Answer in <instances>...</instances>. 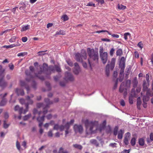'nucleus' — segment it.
Listing matches in <instances>:
<instances>
[{
  "label": "nucleus",
  "mask_w": 153,
  "mask_h": 153,
  "mask_svg": "<svg viewBox=\"0 0 153 153\" xmlns=\"http://www.w3.org/2000/svg\"><path fill=\"white\" fill-rule=\"evenodd\" d=\"M40 71L38 74H35V76L38 77L41 80H44V77L43 76H40L39 75L44 72L47 75L51 74L52 72L54 73L55 71L54 67L52 65H50L48 67L47 64L44 63L43 64V65L40 68Z\"/></svg>",
  "instance_id": "1"
},
{
  "label": "nucleus",
  "mask_w": 153,
  "mask_h": 153,
  "mask_svg": "<svg viewBox=\"0 0 153 153\" xmlns=\"http://www.w3.org/2000/svg\"><path fill=\"white\" fill-rule=\"evenodd\" d=\"M87 53L88 56V61L90 68L92 65L97 63L98 60V51H95L93 48H88L87 49Z\"/></svg>",
  "instance_id": "2"
},
{
  "label": "nucleus",
  "mask_w": 153,
  "mask_h": 153,
  "mask_svg": "<svg viewBox=\"0 0 153 153\" xmlns=\"http://www.w3.org/2000/svg\"><path fill=\"white\" fill-rule=\"evenodd\" d=\"M85 123L87 130L89 131L90 133L91 134L95 133V131L93 129L98 125L97 121H89L88 120H86Z\"/></svg>",
  "instance_id": "3"
},
{
  "label": "nucleus",
  "mask_w": 153,
  "mask_h": 153,
  "mask_svg": "<svg viewBox=\"0 0 153 153\" xmlns=\"http://www.w3.org/2000/svg\"><path fill=\"white\" fill-rule=\"evenodd\" d=\"M75 59L78 62H82V59H86L87 58L86 52L82 49L80 53H77L75 54Z\"/></svg>",
  "instance_id": "4"
},
{
  "label": "nucleus",
  "mask_w": 153,
  "mask_h": 153,
  "mask_svg": "<svg viewBox=\"0 0 153 153\" xmlns=\"http://www.w3.org/2000/svg\"><path fill=\"white\" fill-rule=\"evenodd\" d=\"M45 108H44V111L43 112L41 111H40L38 112V115L39 116L37 117V120L39 123V126L40 128L42 126V125L43 122L44 120V117L45 115L47 113V111H45Z\"/></svg>",
  "instance_id": "5"
},
{
  "label": "nucleus",
  "mask_w": 153,
  "mask_h": 153,
  "mask_svg": "<svg viewBox=\"0 0 153 153\" xmlns=\"http://www.w3.org/2000/svg\"><path fill=\"white\" fill-rule=\"evenodd\" d=\"M45 102L46 104V106H45L42 103H37L36 104V106L38 108L41 107L43 108V111H44V108H45V110L46 111L47 110L48 111V109L49 108V105L53 103L52 101L49 100L48 98H46L45 99Z\"/></svg>",
  "instance_id": "6"
},
{
  "label": "nucleus",
  "mask_w": 153,
  "mask_h": 153,
  "mask_svg": "<svg viewBox=\"0 0 153 153\" xmlns=\"http://www.w3.org/2000/svg\"><path fill=\"white\" fill-rule=\"evenodd\" d=\"M4 70L2 69V66L0 65V76L1 77V78L0 79V86L2 88H4L7 85V82H4Z\"/></svg>",
  "instance_id": "7"
},
{
  "label": "nucleus",
  "mask_w": 153,
  "mask_h": 153,
  "mask_svg": "<svg viewBox=\"0 0 153 153\" xmlns=\"http://www.w3.org/2000/svg\"><path fill=\"white\" fill-rule=\"evenodd\" d=\"M26 100L27 101V102L25 103L26 109H25L24 111V114H25L27 112L28 110V105H32L33 103V101L30 99V97L27 96L26 97Z\"/></svg>",
  "instance_id": "8"
},
{
  "label": "nucleus",
  "mask_w": 153,
  "mask_h": 153,
  "mask_svg": "<svg viewBox=\"0 0 153 153\" xmlns=\"http://www.w3.org/2000/svg\"><path fill=\"white\" fill-rule=\"evenodd\" d=\"M65 79L66 81H73L74 78L72 74L68 72H66L65 73Z\"/></svg>",
  "instance_id": "9"
},
{
  "label": "nucleus",
  "mask_w": 153,
  "mask_h": 153,
  "mask_svg": "<svg viewBox=\"0 0 153 153\" xmlns=\"http://www.w3.org/2000/svg\"><path fill=\"white\" fill-rule=\"evenodd\" d=\"M101 60L103 64H105L107 62L108 54L107 52H104L102 54H100Z\"/></svg>",
  "instance_id": "10"
},
{
  "label": "nucleus",
  "mask_w": 153,
  "mask_h": 153,
  "mask_svg": "<svg viewBox=\"0 0 153 153\" xmlns=\"http://www.w3.org/2000/svg\"><path fill=\"white\" fill-rule=\"evenodd\" d=\"M74 129L76 132H78L80 133L82 132L83 128L82 126L81 125H74Z\"/></svg>",
  "instance_id": "11"
},
{
  "label": "nucleus",
  "mask_w": 153,
  "mask_h": 153,
  "mask_svg": "<svg viewBox=\"0 0 153 153\" xmlns=\"http://www.w3.org/2000/svg\"><path fill=\"white\" fill-rule=\"evenodd\" d=\"M131 137V134L129 132H127L125 134V137L124 140V143L125 145H127L129 142L128 140H129Z\"/></svg>",
  "instance_id": "12"
},
{
  "label": "nucleus",
  "mask_w": 153,
  "mask_h": 153,
  "mask_svg": "<svg viewBox=\"0 0 153 153\" xmlns=\"http://www.w3.org/2000/svg\"><path fill=\"white\" fill-rule=\"evenodd\" d=\"M74 67L73 72L75 74H78L80 71V68L77 63H76L74 64Z\"/></svg>",
  "instance_id": "13"
},
{
  "label": "nucleus",
  "mask_w": 153,
  "mask_h": 153,
  "mask_svg": "<svg viewBox=\"0 0 153 153\" xmlns=\"http://www.w3.org/2000/svg\"><path fill=\"white\" fill-rule=\"evenodd\" d=\"M149 82H148L145 80L143 81V91H145L149 88L148 87L149 86Z\"/></svg>",
  "instance_id": "14"
},
{
  "label": "nucleus",
  "mask_w": 153,
  "mask_h": 153,
  "mask_svg": "<svg viewBox=\"0 0 153 153\" xmlns=\"http://www.w3.org/2000/svg\"><path fill=\"white\" fill-rule=\"evenodd\" d=\"M25 74L27 76V77L26 79V81L28 82L33 80V77L31 76L30 73L28 71H26Z\"/></svg>",
  "instance_id": "15"
},
{
  "label": "nucleus",
  "mask_w": 153,
  "mask_h": 153,
  "mask_svg": "<svg viewBox=\"0 0 153 153\" xmlns=\"http://www.w3.org/2000/svg\"><path fill=\"white\" fill-rule=\"evenodd\" d=\"M21 45V44H20L19 43L18 41L17 42L16 44H13L11 45H4L3 46V48H6L7 49H8L9 48H13L15 47H18L19 46Z\"/></svg>",
  "instance_id": "16"
},
{
  "label": "nucleus",
  "mask_w": 153,
  "mask_h": 153,
  "mask_svg": "<svg viewBox=\"0 0 153 153\" xmlns=\"http://www.w3.org/2000/svg\"><path fill=\"white\" fill-rule=\"evenodd\" d=\"M20 83L21 86L25 87V88L27 90V93H28L29 90V87L27 85L25 82L23 81H20Z\"/></svg>",
  "instance_id": "17"
},
{
  "label": "nucleus",
  "mask_w": 153,
  "mask_h": 153,
  "mask_svg": "<svg viewBox=\"0 0 153 153\" xmlns=\"http://www.w3.org/2000/svg\"><path fill=\"white\" fill-rule=\"evenodd\" d=\"M23 108L22 107H20L19 106L16 105L15 106L14 110L15 111H19V114H21L23 113Z\"/></svg>",
  "instance_id": "18"
},
{
  "label": "nucleus",
  "mask_w": 153,
  "mask_h": 153,
  "mask_svg": "<svg viewBox=\"0 0 153 153\" xmlns=\"http://www.w3.org/2000/svg\"><path fill=\"white\" fill-rule=\"evenodd\" d=\"M120 68H121L120 71V75H124V70L125 68V65L124 63L119 65Z\"/></svg>",
  "instance_id": "19"
},
{
  "label": "nucleus",
  "mask_w": 153,
  "mask_h": 153,
  "mask_svg": "<svg viewBox=\"0 0 153 153\" xmlns=\"http://www.w3.org/2000/svg\"><path fill=\"white\" fill-rule=\"evenodd\" d=\"M115 59L114 58H113L111 60V62L110 63V68L112 70H113L115 66Z\"/></svg>",
  "instance_id": "20"
},
{
  "label": "nucleus",
  "mask_w": 153,
  "mask_h": 153,
  "mask_svg": "<svg viewBox=\"0 0 153 153\" xmlns=\"http://www.w3.org/2000/svg\"><path fill=\"white\" fill-rule=\"evenodd\" d=\"M143 91V92L146 91V96L152 97L153 96V92L149 88H148L147 90Z\"/></svg>",
  "instance_id": "21"
},
{
  "label": "nucleus",
  "mask_w": 153,
  "mask_h": 153,
  "mask_svg": "<svg viewBox=\"0 0 153 153\" xmlns=\"http://www.w3.org/2000/svg\"><path fill=\"white\" fill-rule=\"evenodd\" d=\"M16 92L18 96H23L24 94V91L21 89L17 88L16 90Z\"/></svg>",
  "instance_id": "22"
},
{
  "label": "nucleus",
  "mask_w": 153,
  "mask_h": 153,
  "mask_svg": "<svg viewBox=\"0 0 153 153\" xmlns=\"http://www.w3.org/2000/svg\"><path fill=\"white\" fill-rule=\"evenodd\" d=\"M124 133V131H123V130L122 129L120 130V131H118L117 136L118 138L120 139H122L123 138V135Z\"/></svg>",
  "instance_id": "23"
},
{
  "label": "nucleus",
  "mask_w": 153,
  "mask_h": 153,
  "mask_svg": "<svg viewBox=\"0 0 153 153\" xmlns=\"http://www.w3.org/2000/svg\"><path fill=\"white\" fill-rule=\"evenodd\" d=\"M132 84H133V87L135 88L137 87V84H138V81L137 80V77H135L134 78L132 81Z\"/></svg>",
  "instance_id": "24"
},
{
  "label": "nucleus",
  "mask_w": 153,
  "mask_h": 153,
  "mask_svg": "<svg viewBox=\"0 0 153 153\" xmlns=\"http://www.w3.org/2000/svg\"><path fill=\"white\" fill-rule=\"evenodd\" d=\"M124 89V82H122L120 85L119 91L121 93H123V90Z\"/></svg>",
  "instance_id": "25"
},
{
  "label": "nucleus",
  "mask_w": 153,
  "mask_h": 153,
  "mask_svg": "<svg viewBox=\"0 0 153 153\" xmlns=\"http://www.w3.org/2000/svg\"><path fill=\"white\" fill-rule=\"evenodd\" d=\"M109 68H110V65L109 64H107L105 68V73L107 76H108L109 75L110 71H109Z\"/></svg>",
  "instance_id": "26"
},
{
  "label": "nucleus",
  "mask_w": 153,
  "mask_h": 153,
  "mask_svg": "<svg viewBox=\"0 0 153 153\" xmlns=\"http://www.w3.org/2000/svg\"><path fill=\"white\" fill-rule=\"evenodd\" d=\"M29 29V26L27 25L26 26H22V28H21V32L25 31Z\"/></svg>",
  "instance_id": "27"
},
{
  "label": "nucleus",
  "mask_w": 153,
  "mask_h": 153,
  "mask_svg": "<svg viewBox=\"0 0 153 153\" xmlns=\"http://www.w3.org/2000/svg\"><path fill=\"white\" fill-rule=\"evenodd\" d=\"M90 143L93 144H94L96 146H98L99 145V144L97 143L96 140L95 139H91L90 140Z\"/></svg>",
  "instance_id": "28"
},
{
  "label": "nucleus",
  "mask_w": 153,
  "mask_h": 153,
  "mask_svg": "<svg viewBox=\"0 0 153 153\" xmlns=\"http://www.w3.org/2000/svg\"><path fill=\"white\" fill-rule=\"evenodd\" d=\"M73 147L79 150L82 149V145L78 144H74L73 145Z\"/></svg>",
  "instance_id": "29"
},
{
  "label": "nucleus",
  "mask_w": 153,
  "mask_h": 153,
  "mask_svg": "<svg viewBox=\"0 0 153 153\" xmlns=\"http://www.w3.org/2000/svg\"><path fill=\"white\" fill-rule=\"evenodd\" d=\"M138 143L140 145L143 146L144 145V140L143 138L139 139L138 140Z\"/></svg>",
  "instance_id": "30"
},
{
  "label": "nucleus",
  "mask_w": 153,
  "mask_h": 153,
  "mask_svg": "<svg viewBox=\"0 0 153 153\" xmlns=\"http://www.w3.org/2000/svg\"><path fill=\"white\" fill-rule=\"evenodd\" d=\"M65 31L62 30H60L56 33V35H65Z\"/></svg>",
  "instance_id": "31"
},
{
  "label": "nucleus",
  "mask_w": 153,
  "mask_h": 153,
  "mask_svg": "<svg viewBox=\"0 0 153 153\" xmlns=\"http://www.w3.org/2000/svg\"><path fill=\"white\" fill-rule=\"evenodd\" d=\"M123 54V51L122 50L120 49L117 51H116V55L117 56H120Z\"/></svg>",
  "instance_id": "32"
},
{
  "label": "nucleus",
  "mask_w": 153,
  "mask_h": 153,
  "mask_svg": "<svg viewBox=\"0 0 153 153\" xmlns=\"http://www.w3.org/2000/svg\"><path fill=\"white\" fill-rule=\"evenodd\" d=\"M7 100L4 98H2L1 101L0 102V106H3L6 103Z\"/></svg>",
  "instance_id": "33"
},
{
  "label": "nucleus",
  "mask_w": 153,
  "mask_h": 153,
  "mask_svg": "<svg viewBox=\"0 0 153 153\" xmlns=\"http://www.w3.org/2000/svg\"><path fill=\"white\" fill-rule=\"evenodd\" d=\"M61 19H62L63 21H66L68 20V17L66 14H65L62 16Z\"/></svg>",
  "instance_id": "34"
},
{
  "label": "nucleus",
  "mask_w": 153,
  "mask_h": 153,
  "mask_svg": "<svg viewBox=\"0 0 153 153\" xmlns=\"http://www.w3.org/2000/svg\"><path fill=\"white\" fill-rule=\"evenodd\" d=\"M118 9L120 10H124L126 8V6L123 5L122 4H118Z\"/></svg>",
  "instance_id": "35"
},
{
  "label": "nucleus",
  "mask_w": 153,
  "mask_h": 153,
  "mask_svg": "<svg viewBox=\"0 0 153 153\" xmlns=\"http://www.w3.org/2000/svg\"><path fill=\"white\" fill-rule=\"evenodd\" d=\"M65 127L66 128V130L65 131V134L66 135L68 133V129H69L70 127L69 124L68 123L66 124V125H65Z\"/></svg>",
  "instance_id": "36"
},
{
  "label": "nucleus",
  "mask_w": 153,
  "mask_h": 153,
  "mask_svg": "<svg viewBox=\"0 0 153 153\" xmlns=\"http://www.w3.org/2000/svg\"><path fill=\"white\" fill-rule=\"evenodd\" d=\"M136 139L134 137L132 138L131 140V144L132 146H134L135 144Z\"/></svg>",
  "instance_id": "37"
},
{
  "label": "nucleus",
  "mask_w": 153,
  "mask_h": 153,
  "mask_svg": "<svg viewBox=\"0 0 153 153\" xmlns=\"http://www.w3.org/2000/svg\"><path fill=\"white\" fill-rule=\"evenodd\" d=\"M55 69L56 71H57V72H59L61 71V70L60 69V68L59 66L57 65H55Z\"/></svg>",
  "instance_id": "38"
},
{
  "label": "nucleus",
  "mask_w": 153,
  "mask_h": 153,
  "mask_svg": "<svg viewBox=\"0 0 153 153\" xmlns=\"http://www.w3.org/2000/svg\"><path fill=\"white\" fill-rule=\"evenodd\" d=\"M27 55V53L26 52H24L22 53H19L18 54L17 56H24Z\"/></svg>",
  "instance_id": "39"
},
{
  "label": "nucleus",
  "mask_w": 153,
  "mask_h": 153,
  "mask_svg": "<svg viewBox=\"0 0 153 153\" xmlns=\"http://www.w3.org/2000/svg\"><path fill=\"white\" fill-rule=\"evenodd\" d=\"M59 153H68V152L66 150H64L63 148L62 147H60L59 150Z\"/></svg>",
  "instance_id": "40"
},
{
  "label": "nucleus",
  "mask_w": 153,
  "mask_h": 153,
  "mask_svg": "<svg viewBox=\"0 0 153 153\" xmlns=\"http://www.w3.org/2000/svg\"><path fill=\"white\" fill-rule=\"evenodd\" d=\"M118 127L117 126H115L114 130V135L115 136H116L117 134V132L118 130Z\"/></svg>",
  "instance_id": "41"
},
{
  "label": "nucleus",
  "mask_w": 153,
  "mask_h": 153,
  "mask_svg": "<svg viewBox=\"0 0 153 153\" xmlns=\"http://www.w3.org/2000/svg\"><path fill=\"white\" fill-rule=\"evenodd\" d=\"M149 97L147 96H144L143 97V102H145V101H147L149 100Z\"/></svg>",
  "instance_id": "42"
},
{
  "label": "nucleus",
  "mask_w": 153,
  "mask_h": 153,
  "mask_svg": "<svg viewBox=\"0 0 153 153\" xmlns=\"http://www.w3.org/2000/svg\"><path fill=\"white\" fill-rule=\"evenodd\" d=\"M30 116H31L30 114H29L28 115H25L24 117V120H27V119H29V118H30Z\"/></svg>",
  "instance_id": "43"
},
{
  "label": "nucleus",
  "mask_w": 153,
  "mask_h": 153,
  "mask_svg": "<svg viewBox=\"0 0 153 153\" xmlns=\"http://www.w3.org/2000/svg\"><path fill=\"white\" fill-rule=\"evenodd\" d=\"M124 78V75H120L119 78H118V80L120 82H121L123 81Z\"/></svg>",
  "instance_id": "44"
},
{
  "label": "nucleus",
  "mask_w": 153,
  "mask_h": 153,
  "mask_svg": "<svg viewBox=\"0 0 153 153\" xmlns=\"http://www.w3.org/2000/svg\"><path fill=\"white\" fill-rule=\"evenodd\" d=\"M16 39V37L15 36H13L10 39V42H13L15 41Z\"/></svg>",
  "instance_id": "45"
},
{
  "label": "nucleus",
  "mask_w": 153,
  "mask_h": 153,
  "mask_svg": "<svg viewBox=\"0 0 153 153\" xmlns=\"http://www.w3.org/2000/svg\"><path fill=\"white\" fill-rule=\"evenodd\" d=\"M140 48V49H142L143 47V44L141 42H140L138 43L137 45Z\"/></svg>",
  "instance_id": "46"
},
{
  "label": "nucleus",
  "mask_w": 153,
  "mask_h": 153,
  "mask_svg": "<svg viewBox=\"0 0 153 153\" xmlns=\"http://www.w3.org/2000/svg\"><path fill=\"white\" fill-rule=\"evenodd\" d=\"M129 103L131 104H132L133 103V97L132 96L129 97Z\"/></svg>",
  "instance_id": "47"
},
{
  "label": "nucleus",
  "mask_w": 153,
  "mask_h": 153,
  "mask_svg": "<svg viewBox=\"0 0 153 153\" xmlns=\"http://www.w3.org/2000/svg\"><path fill=\"white\" fill-rule=\"evenodd\" d=\"M8 67H9L10 69L11 70H13L14 69V65L12 63H11L9 64Z\"/></svg>",
  "instance_id": "48"
},
{
  "label": "nucleus",
  "mask_w": 153,
  "mask_h": 153,
  "mask_svg": "<svg viewBox=\"0 0 153 153\" xmlns=\"http://www.w3.org/2000/svg\"><path fill=\"white\" fill-rule=\"evenodd\" d=\"M125 59L124 57L123 56L121 59V62L120 65L123 64V63L125 65Z\"/></svg>",
  "instance_id": "49"
},
{
  "label": "nucleus",
  "mask_w": 153,
  "mask_h": 153,
  "mask_svg": "<svg viewBox=\"0 0 153 153\" xmlns=\"http://www.w3.org/2000/svg\"><path fill=\"white\" fill-rule=\"evenodd\" d=\"M115 49L114 48H112L111 49L110 51V54L111 56H112L113 55L114 53V52Z\"/></svg>",
  "instance_id": "50"
},
{
  "label": "nucleus",
  "mask_w": 153,
  "mask_h": 153,
  "mask_svg": "<svg viewBox=\"0 0 153 153\" xmlns=\"http://www.w3.org/2000/svg\"><path fill=\"white\" fill-rule=\"evenodd\" d=\"M141 104V101L140 100V97H139L138 98H137V105H140Z\"/></svg>",
  "instance_id": "51"
},
{
  "label": "nucleus",
  "mask_w": 153,
  "mask_h": 153,
  "mask_svg": "<svg viewBox=\"0 0 153 153\" xmlns=\"http://www.w3.org/2000/svg\"><path fill=\"white\" fill-rule=\"evenodd\" d=\"M48 136L51 137L53 136L52 131L51 130H50L49 131L48 133Z\"/></svg>",
  "instance_id": "52"
},
{
  "label": "nucleus",
  "mask_w": 153,
  "mask_h": 153,
  "mask_svg": "<svg viewBox=\"0 0 153 153\" xmlns=\"http://www.w3.org/2000/svg\"><path fill=\"white\" fill-rule=\"evenodd\" d=\"M130 33H126L124 34V38L126 40L128 39L127 36L129 35Z\"/></svg>",
  "instance_id": "53"
},
{
  "label": "nucleus",
  "mask_w": 153,
  "mask_h": 153,
  "mask_svg": "<svg viewBox=\"0 0 153 153\" xmlns=\"http://www.w3.org/2000/svg\"><path fill=\"white\" fill-rule=\"evenodd\" d=\"M59 127L60 126H59L58 124H55V125H54L53 127V129L57 130L59 129Z\"/></svg>",
  "instance_id": "54"
},
{
  "label": "nucleus",
  "mask_w": 153,
  "mask_h": 153,
  "mask_svg": "<svg viewBox=\"0 0 153 153\" xmlns=\"http://www.w3.org/2000/svg\"><path fill=\"white\" fill-rule=\"evenodd\" d=\"M16 147L18 150H20L21 147L20 146L19 143L18 141L16 142Z\"/></svg>",
  "instance_id": "55"
},
{
  "label": "nucleus",
  "mask_w": 153,
  "mask_h": 153,
  "mask_svg": "<svg viewBox=\"0 0 153 153\" xmlns=\"http://www.w3.org/2000/svg\"><path fill=\"white\" fill-rule=\"evenodd\" d=\"M26 101V100H24V99H21L19 100L20 102V103L22 104H25V103H26L25 102Z\"/></svg>",
  "instance_id": "56"
},
{
  "label": "nucleus",
  "mask_w": 153,
  "mask_h": 153,
  "mask_svg": "<svg viewBox=\"0 0 153 153\" xmlns=\"http://www.w3.org/2000/svg\"><path fill=\"white\" fill-rule=\"evenodd\" d=\"M87 6L95 7V4L93 2H90L88 3V4L87 5Z\"/></svg>",
  "instance_id": "57"
},
{
  "label": "nucleus",
  "mask_w": 153,
  "mask_h": 153,
  "mask_svg": "<svg viewBox=\"0 0 153 153\" xmlns=\"http://www.w3.org/2000/svg\"><path fill=\"white\" fill-rule=\"evenodd\" d=\"M9 125L8 124H6V121H4V128H8L9 126Z\"/></svg>",
  "instance_id": "58"
},
{
  "label": "nucleus",
  "mask_w": 153,
  "mask_h": 153,
  "mask_svg": "<svg viewBox=\"0 0 153 153\" xmlns=\"http://www.w3.org/2000/svg\"><path fill=\"white\" fill-rule=\"evenodd\" d=\"M65 128L66 129V127H65V126H63V125H61L60 126L59 129H60V131H62Z\"/></svg>",
  "instance_id": "59"
},
{
  "label": "nucleus",
  "mask_w": 153,
  "mask_h": 153,
  "mask_svg": "<svg viewBox=\"0 0 153 153\" xmlns=\"http://www.w3.org/2000/svg\"><path fill=\"white\" fill-rule=\"evenodd\" d=\"M46 85L47 87H48V88L49 89V90H51V85H50V84L49 82H45Z\"/></svg>",
  "instance_id": "60"
},
{
  "label": "nucleus",
  "mask_w": 153,
  "mask_h": 153,
  "mask_svg": "<svg viewBox=\"0 0 153 153\" xmlns=\"http://www.w3.org/2000/svg\"><path fill=\"white\" fill-rule=\"evenodd\" d=\"M146 82H149V76L148 74H146Z\"/></svg>",
  "instance_id": "61"
},
{
  "label": "nucleus",
  "mask_w": 153,
  "mask_h": 153,
  "mask_svg": "<svg viewBox=\"0 0 153 153\" xmlns=\"http://www.w3.org/2000/svg\"><path fill=\"white\" fill-rule=\"evenodd\" d=\"M103 47L102 46H100V49H99V53L100 54H102L103 53Z\"/></svg>",
  "instance_id": "62"
},
{
  "label": "nucleus",
  "mask_w": 153,
  "mask_h": 153,
  "mask_svg": "<svg viewBox=\"0 0 153 153\" xmlns=\"http://www.w3.org/2000/svg\"><path fill=\"white\" fill-rule=\"evenodd\" d=\"M67 62L68 64L71 67L73 66V63L70 60H68L67 61Z\"/></svg>",
  "instance_id": "63"
},
{
  "label": "nucleus",
  "mask_w": 153,
  "mask_h": 153,
  "mask_svg": "<svg viewBox=\"0 0 153 153\" xmlns=\"http://www.w3.org/2000/svg\"><path fill=\"white\" fill-rule=\"evenodd\" d=\"M130 152V150H126L125 149L123 150L122 152H121V153H129Z\"/></svg>",
  "instance_id": "64"
}]
</instances>
